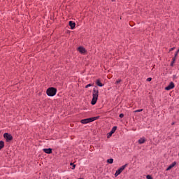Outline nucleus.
<instances>
[{"mask_svg":"<svg viewBox=\"0 0 179 179\" xmlns=\"http://www.w3.org/2000/svg\"><path fill=\"white\" fill-rule=\"evenodd\" d=\"M99 99V87H95L93 88L92 90V99L91 101V104L94 106L96 103H97V100Z\"/></svg>","mask_w":179,"mask_h":179,"instance_id":"nucleus-1","label":"nucleus"},{"mask_svg":"<svg viewBox=\"0 0 179 179\" xmlns=\"http://www.w3.org/2000/svg\"><path fill=\"white\" fill-rule=\"evenodd\" d=\"M57 88L50 87L46 90V94L50 97H54L57 94Z\"/></svg>","mask_w":179,"mask_h":179,"instance_id":"nucleus-2","label":"nucleus"},{"mask_svg":"<svg viewBox=\"0 0 179 179\" xmlns=\"http://www.w3.org/2000/svg\"><path fill=\"white\" fill-rule=\"evenodd\" d=\"M99 117H93L87 119H83L80 120L81 124H89V122H93V121H96V120H99Z\"/></svg>","mask_w":179,"mask_h":179,"instance_id":"nucleus-3","label":"nucleus"},{"mask_svg":"<svg viewBox=\"0 0 179 179\" xmlns=\"http://www.w3.org/2000/svg\"><path fill=\"white\" fill-rule=\"evenodd\" d=\"M127 166H128V164H126L122 166L117 171H116V172L115 173V177H118V176H120V173L122 171H124V170H125V168L127 167Z\"/></svg>","mask_w":179,"mask_h":179,"instance_id":"nucleus-4","label":"nucleus"},{"mask_svg":"<svg viewBox=\"0 0 179 179\" xmlns=\"http://www.w3.org/2000/svg\"><path fill=\"white\" fill-rule=\"evenodd\" d=\"M3 138L6 139V142H10V141L13 140V136H12V134L8 133H5L3 134Z\"/></svg>","mask_w":179,"mask_h":179,"instance_id":"nucleus-5","label":"nucleus"},{"mask_svg":"<svg viewBox=\"0 0 179 179\" xmlns=\"http://www.w3.org/2000/svg\"><path fill=\"white\" fill-rule=\"evenodd\" d=\"M78 51L80 53V54H86V52H87V50H86V49L85 48H83V46H80L78 48Z\"/></svg>","mask_w":179,"mask_h":179,"instance_id":"nucleus-6","label":"nucleus"},{"mask_svg":"<svg viewBox=\"0 0 179 179\" xmlns=\"http://www.w3.org/2000/svg\"><path fill=\"white\" fill-rule=\"evenodd\" d=\"M174 83L171 82L170 84L166 87H165V90H171V89H174Z\"/></svg>","mask_w":179,"mask_h":179,"instance_id":"nucleus-7","label":"nucleus"},{"mask_svg":"<svg viewBox=\"0 0 179 179\" xmlns=\"http://www.w3.org/2000/svg\"><path fill=\"white\" fill-rule=\"evenodd\" d=\"M43 151L45 153H47V155H51L52 153V148H44Z\"/></svg>","mask_w":179,"mask_h":179,"instance_id":"nucleus-8","label":"nucleus"},{"mask_svg":"<svg viewBox=\"0 0 179 179\" xmlns=\"http://www.w3.org/2000/svg\"><path fill=\"white\" fill-rule=\"evenodd\" d=\"M69 25L70 26L71 30H73V29H75V26H76V23L73 22L72 21H69Z\"/></svg>","mask_w":179,"mask_h":179,"instance_id":"nucleus-9","label":"nucleus"},{"mask_svg":"<svg viewBox=\"0 0 179 179\" xmlns=\"http://www.w3.org/2000/svg\"><path fill=\"white\" fill-rule=\"evenodd\" d=\"M96 84L97 86H99V87H103V86H104V84L101 83V81L100 80V79L96 80Z\"/></svg>","mask_w":179,"mask_h":179,"instance_id":"nucleus-10","label":"nucleus"},{"mask_svg":"<svg viewBox=\"0 0 179 179\" xmlns=\"http://www.w3.org/2000/svg\"><path fill=\"white\" fill-rule=\"evenodd\" d=\"M176 164H177V162H174L171 165H169V167L166 169V171H169V170H171V169H173V167H174Z\"/></svg>","mask_w":179,"mask_h":179,"instance_id":"nucleus-11","label":"nucleus"},{"mask_svg":"<svg viewBox=\"0 0 179 179\" xmlns=\"http://www.w3.org/2000/svg\"><path fill=\"white\" fill-rule=\"evenodd\" d=\"M145 142H146V139L145 138H141L139 140H138V143L140 145H142L143 143H145Z\"/></svg>","mask_w":179,"mask_h":179,"instance_id":"nucleus-12","label":"nucleus"},{"mask_svg":"<svg viewBox=\"0 0 179 179\" xmlns=\"http://www.w3.org/2000/svg\"><path fill=\"white\" fill-rule=\"evenodd\" d=\"M5 148V142L3 141H0V150H2Z\"/></svg>","mask_w":179,"mask_h":179,"instance_id":"nucleus-13","label":"nucleus"},{"mask_svg":"<svg viewBox=\"0 0 179 179\" xmlns=\"http://www.w3.org/2000/svg\"><path fill=\"white\" fill-rule=\"evenodd\" d=\"M107 163H109V164H113L114 163V159L113 158L108 159L107 160Z\"/></svg>","mask_w":179,"mask_h":179,"instance_id":"nucleus-14","label":"nucleus"},{"mask_svg":"<svg viewBox=\"0 0 179 179\" xmlns=\"http://www.w3.org/2000/svg\"><path fill=\"white\" fill-rule=\"evenodd\" d=\"M116 131H117V126H114V127L112 128L110 132H111V134H114Z\"/></svg>","mask_w":179,"mask_h":179,"instance_id":"nucleus-15","label":"nucleus"},{"mask_svg":"<svg viewBox=\"0 0 179 179\" xmlns=\"http://www.w3.org/2000/svg\"><path fill=\"white\" fill-rule=\"evenodd\" d=\"M70 166H73L72 170H75V168L76 167V164H73V163L71 162Z\"/></svg>","mask_w":179,"mask_h":179,"instance_id":"nucleus-16","label":"nucleus"},{"mask_svg":"<svg viewBox=\"0 0 179 179\" xmlns=\"http://www.w3.org/2000/svg\"><path fill=\"white\" fill-rule=\"evenodd\" d=\"M121 82H122V80L118 79L117 80H116L115 85H118L119 83H121Z\"/></svg>","mask_w":179,"mask_h":179,"instance_id":"nucleus-17","label":"nucleus"},{"mask_svg":"<svg viewBox=\"0 0 179 179\" xmlns=\"http://www.w3.org/2000/svg\"><path fill=\"white\" fill-rule=\"evenodd\" d=\"M142 111H143V109H138V110H134V113H141Z\"/></svg>","mask_w":179,"mask_h":179,"instance_id":"nucleus-18","label":"nucleus"},{"mask_svg":"<svg viewBox=\"0 0 179 179\" xmlns=\"http://www.w3.org/2000/svg\"><path fill=\"white\" fill-rule=\"evenodd\" d=\"M113 136V133L109 132L108 134H107V138H111V136Z\"/></svg>","mask_w":179,"mask_h":179,"instance_id":"nucleus-19","label":"nucleus"},{"mask_svg":"<svg viewBox=\"0 0 179 179\" xmlns=\"http://www.w3.org/2000/svg\"><path fill=\"white\" fill-rule=\"evenodd\" d=\"M174 50H176V47L170 48L169 52H171V51H174Z\"/></svg>","mask_w":179,"mask_h":179,"instance_id":"nucleus-20","label":"nucleus"},{"mask_svg":"<svg viewBox=\"0 0 179 179\" xmlns=\"http://www.w3.org/2000/svg\"><path fill=\"white\" fill-rule=\"evenodd\" d=\"M92 86H93V85H92V84H88V85H87L85 86V89H87L88 87H92Z\"/></svg>","mask_w":179,"mask_h":179,"instance_id":"nucleus-21","label":"nucleus"},{"mask_svg":"<svg viewBox=\"0 0 179 179\" xmlns=\"http://www.w3.org/2000/svg\"><path fill=\"white\" fill-rule=\"evenodd\" d=\"M119 117L120 118H124V113H120Z\"/></svg>","mask_w":179,"mask_h":179,"instance_id":"nucleus-22","label":"nucleus"},{"mask_svg":"<svg viewBox=\"0 0 179 179\" xmlns=\"http://www.w3.org/2000/svg\"><path fill=\"white\" fill-rule=\"evenodd\" d=\"M146 178H147V179H153V178L150 176V175H148V176H146Z\"/></svg>","mask_w":179,"mask_h":179,"instance_id":"nucleus-23","label":"nucleus"},{"mask_svg":"<svg viewBox=\"0 0 179 179\" xmlns=\"http://www.w3.org/2000/svg\"><path fill=\"white\" fill-rule=\"evenodd\" d=\"M147 82H152V78H147Z\"/></svg>","mask_w":179,"mask_h":179,"instance_id":"nucleus-24","label":"nucleus"},{"mask_svg":"<svg viewBox=\"0 0 179 179\" xmlns=\"http://www.w3.org/2000/svg\"><path fill=\"white\" fill-rule=\"evenodd\" d=\"M174 124H176V122H173L171 124V125H174Z\"/></svg>","mask_w":179,"mask_h":179,"instance_id":"nucleus-25","label":"nucleus"},{"mask_svg":"<svg viewBox=\"0 0 179 179\" xmlns=\"http://www.w3.org/2000/svg\"><path fill=\"white\" fill-rule=\"evenodd\" d=\"M112 1V2H114V1H115V0H111Z\"/></svg>","mask_w":179,"mask_h":179,"instance_id":"nucleus-26","label":"nucleus"},{"mask_svg":"<svg viewBox=\"0 0 179 179\" xmlns=\"http://www.w3.org/2000/svg\"><path fill=\"white\" fill-rule=\"evenodd\" d=\"M79 179H83V178H79Z\"/></svg>","mask_w":179,"mask_h":179,"instance_id":"nucleus-27","label":"nucleus"}]
</instances>
